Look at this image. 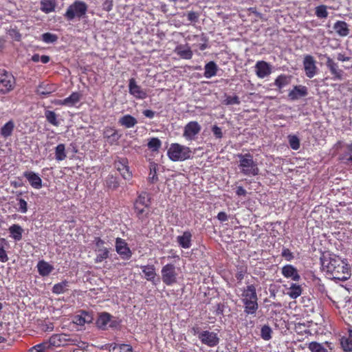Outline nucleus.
Here are the masks:
<instances>
[{"mask_svg":"<svg viewBox=\"0 0 352 352\" xmlns=\"http://www.w3.org/2000/svg\"><path fill=\"white\" fill-rule=\"evenodd\" d=\"M36 267L39 274L42 276H48L54 270V267L43 260L38 261Z\"/></svg>","mask_w":352,"mask_h":352,"instance_id":"23","label":"nucleus"},{"mask_svg":"<svg viewBox=\"0 0 352 352\" xmlns=\"http://www.w3.org/2000/svg\"><path fill=\"white\" fill-rule=\"evenodd\" d=\"M217 218L220 221H226L228 219L227 214L224 212H219Z\"/></svg>","mask_w":352,"mask_h":352,"instance_id":"61","label":"nucleus"},{"mask_svg":"<svg viewBox=\"0 0 352 352\" xmlns=\"http://www.w3.org/2000/svg\"><path fill=\"white\" fill-rule=\"evenodd\" d=\"M336 32L340 36H346L349 34V29L346 22L338 21L333 25Z\"/></svg>","mask_w":352,"mask_h":352,"instance_id":"24","label":"nucleus"},{"mask_svg":"<svg viewBox=\"0 0 352 352\" xmlns=\"http://www.w3.org/2000/svg\"><path fill=\"white\" fill-rule=\"evenodd\" d=\"M142 272L144 274L145 278L148 281H154L156 276V272L154 265H142L140 266Z\"/></svg>","mask_w":352,"mask_h":352,"instance_id":"26","label":"nucleus"},{"mask_svg":"<svg viewBox=\"0 0 352 352\" xmlns=\"http://www.w3.org/2000/svg\"><path fill=\"white\" fill-rule=\"evenodd\" d=\"M338 60L342 62L348 61L349 60V57L345 56L342 54H339L337 57Z\"/></svg>","mask_w":352,"mask_h":352,"instance_id":"64","label":"nucleus"},{"mask_svg":"<svg viewBox=\"0 0 352 352\" xmlns=\"http://www.w3.org/2000/svg\"><path fill=\"white\" fill-rule=\"evenodd\" d=\"M120 173L124 179L129 180L132 177L131 172L129 171L128 166L124 170Z\"/></svg>","mask_w":352,"mask_h":352,"instance_id":"57","label":"nucleus"},{"mask_svg":"<svg viewBox=\"0 0 352 352\" xmlns=\"http://www.w3.org/2000/svg\"><path fill=\"white\" fill-rule=\"evenodd\" d=\"M150 197L146 192H142L134 202V209L137 217L142 220L145 219L149 214L151 204Z\"/></svg>","mask_w":352,"mask_h":352,"instance_id":"5","label":"nucleus"},{"mask_svg":"<svg viewBox=\"0 0 352 352\" xmlns=\"http://www.w3.org/2000/svg\"><path fill=\"white\" fill-rule=\"evenodd\" d=\"M167 155L173 162H182L191 158L192 152L186 146L178 143H173L168 148Z\"/></svg>","mask_w":352,"mask_h":352,"instance_id":"4","label":"nucleus"},{"mask_svg":"<svg viewBox=\"0 0 352 352\" xmlns=\"http://www.w3.org/2000/svg\"><path fill=\"white\" fill-rule=\"evenodd\" d=\"M103 135L111 144H116L121 137V135L113 128H106L103 131Z\"/></svg>","mask_w":352,"mask_h":352,"instance_id":"21","label":"nucleus"},{"mask_svg":"<svg viewBox=\"0 0 352 352\" xmlns=\"http://www.w3.org/2000/svg\"><path fill=\"white\" fill-rule=\"evenodd\" d=\"M307 94V89L305 86L297 85L289 92L288 97L291 100H296Z\"/></svg>","mask_w":352,"mask_h":352,"instance_id":"20","label":"nucleus"},{"mask_svg":"<svg viewBox=\"0 0 352 352\" xmlns=\"http://www.w3.org/2000/svg\"><path fill=\"white\" fill-rule=\"evenodd\" d=\"M157 165L155 163H151L150 164V173L148 176V181L151 183H155L158 180L157 175Z\"/></svg>","mask_w":352,"mask_h":352,"instance_id":"44","label":"nucleus"},{"mask_svg":"<svg viewBox=\"0 0 352 352\" xmlns=\"http://www.w3.org/2000/svg\"><path fill=\"white\" fill-rule=\"evenodd\" d=\"M316 15L320 19H325L328 16L327 6L322 5L316 8Z\"/></svg>","mask_w":352,"mask_h":352,"instance_id":"48","label":"nucleus"},{"mask_svg":"<svg viewBox=\"0 0 352 352\" xmlns=\"http://www.w3.org/2000/svg\"><path fill=\"white\" fill-rule=\"evenodd\" d=\"M187 17L189 21H195L198 18V15L195 12H190L188 13Z\"/></svg>","mask_w":352,"mask_h":352,"instance_id":"60","label":"nucleus"},{"mask_svg":"<svg viewBox=\"0 0 352 352\" xmlns=\"http://www.w3.org/2000/svg\"><path fill=\"white\" fill-rule=\"evenodd\" d=\"M15 78L8 72L0 69V93L6 94L12 91L15 85Z\"/></svg>","mask_w":352,"mask_h":352,"instance_id":"7","label":"nucleus"},{"mask_svg":"<svg viewBox=\"0 0 352 352\" xmlns=\"http://www.w3.org/2000/svg\"><path fill=\"white\" fill-rule=\"evenodd\" d=\"M142 113L144 116L151 119L153 118L155 115V112L150 109L143 111Z\"/></svg>","mask_w":352,"mask_h":352,"instance_id":"59","label":"nucleus"},{"mask_svg":"<svg viewBox=\"0 0 352 352\" xmlns=\"http://www.w3.org/2000/svg\"><path fill=\"white\" fill-rule=\"evenodd\" d=\"M239 294L244 305V312L248 315H254L258 308L256 289L254 285H250L239 289Z\"/></svg>","mask_w":352,"mask_h":352,"instance_id":"2","label":"nucleus"},{"mask_svg":"<svg viewBox=\"0 0 352 352\" xmlns=\"http://www.w3.org/2000/svg\"><path fill=\"white\" fill-rule=\"evenodd\" d=\"M236 193L237 195L241 196V195H245L247 192L242 186H239L236 188Z\"/></svg>","mask_w":352,"mask_h":352,"instance_id":"62","label":"nucleus"},{"mask_svg":"<svg viewBox=\"0 0 352 352\" xmlns=\"http://www.w3.org/2000/svg\"><path fill=\"white\" fill-rule=\"evenodd\" d=\"M201 129V125L196 121L189 122L184 129L183 137L186 140H192Z\"/></svg>","mask_w":352,"mask_h":352,"instance_id":"10","label":"nucleus"},{"mask_svg":"<svg viewBox=\"0 0 352 352\" xmlns=\"http://www.w3.org/2000/svg\"><path fill=\"white\" fill-rule=\"evenodd\" d=\"M289 142L291 148L294 150H297L300 147V142L298 138L295 135L289 136Z\"/></svg>","mask_w":352,"mask_h":352,"instance_id":"51","label":"nucleus"},{"mask_svg":"<svg viewBox=\"0 0 352 352\" xmlns=\"http://www.w3.org/2000/svg\"><path fill=\"white\" fill-rule=\"evenodd\" d=\"M212 131L214 135L217 138L220 139L223 137V133H222L221 129L220 127L217 126V125H214L212 127Z\"/></svg>","mask_w":352,"mask_h":352,"instance_id":"56","label":"nucleus"},{"mask_svg":"<svg viewBox=\"0 0 352 352\" xmlns=\"http://www.w3.org/2000/svg\"><path fill=\"white\" fill-rule=\"evenodd\" d=\"M322 265L332 278L344 281L350 277L348 265L338 256L330 257L322 263Z\"/></svg>","mask_w":352,"mask_h":352,"instance_id":"1","label":"nucleus"},{"mask_svg":"<svg viewBox=\"0 0 352 352\" xmlns=\"http://www.w3.org/2000/svg\"><path fill=\"white\" fill-rule=\"evenodd\" d=\"M8 260V257L7 254L4 250V248H0V261L6 262Z\"/></svg>","mask_w":352,"mask_h":352,"instance_id":"58","label":"nucleus"},{"mask_svg":"<svg viewBox=\"0 0 352 352\" xmlns=\"http://www.w3.org/2000/svg\"><path fill=\"white\" fill-rule=\"evenodd\" d=\"M17 200L19 201V203H18V206H19L18 211H19L20 212H21L23 214L26 213L27 211H28V204H27L26 201H25L22 198H18Z\"/></svg>","mask_w":352,"mask_h":352,"instance_id":"53","label":"nucleus"},{"mask_svg":"<svg viewBox=\"0 0 352 352\" xmlns=\"http://www.w3.org/2000/svg\"><path fill=\"white\" fill-rule=\"evenodd\" d=\"M303 67L306 76L311 78L317 74L316 61L311 55H305L303 60Z\"/></svg>","mask_w":352,"mask_h":352,"instance_id":"11","label":"nucleus"},{"mask_svg":"<svg viewBox=\"0 0 352 352\" xmlns=\"http://www.w3.org/2000/svg\"><path fill=\"white\" fill-rule=\"evenodd\" d=\"M95 242H96V249L104 248L103 247L104 241L102 239H100V238H96Z\"/></svg>","mask_w":352,"mask_h":352,"instance_id":"63","label":"nucleus"},{"mask_svg":"<svg viewBox=\"0 0 352 352\" xmlns=\"http://www.w3.org/2000/svg\"><path fill=\"white\" fill-rule=\"evenodd\" d=\"M72 336L67 335L65 333L54 334L49 339L48 344L50 347L52 346H60L70 344V340Z\"/></svg>","mask_w":352,"mask_h":352,"instance_id":"12","label":"nucleus"},{"mask_svg":"<svg viewBox=\"0 0 352 352\" xmlns=\"http://www.w3.org/2000/svg\"><path fill=\"white\" fill-rule=\"evenodd\" d=\"M281 273L287 278H291L292 280L298 281L300 276L297 269L292 265H286L282 267Z\"/></svg>","mask_w":352,"mask_h":352,"instance_id":"16","label":"nucleus"},{"mask_svg":"<svg viewBox=\"0 0 352 352\" xmlns=\"http://www.w3.org/2000/svg\"><path fill=\"white\" fill-rule=\"evenodd\" d=\"M87 11V5L84 1H75L67 8L65 16L69 21L75 18L80 19L85 15Z\"/></svg>","mask_w":352,"mask_h":352,"instance_id":"6","label":"nucleus"},{"mask_svg":"<svg viewBox=\"0 0 352 352\" xmlns=\"http://www.w3.org/2000/svg\"><path fill=\"white\" fill-rule=\"evenodd\" d=\"M111 352H133L132 346L129 344H118L110 349Z\"/></svg>","mask_w":352,"mask_h":352,"instance_id":"46","label":"nucleus"},{"mask_svg":"<svg viewBox=\"0 0 352 352\" xmlns=\"http://www.w3.org/2000/svg\"><path fill=\"white\" fill-rule=\"evenodd\" d=\"M96 263H100L109 257V250L107 248L96 249Z\"/></svg>","mask_w":352,"mask_h":352,"instance_id":"40","label":"nucleus"},{"mask_svg":"<svg viewBox=\"0 0 352 352\" xmlns=\"http://www.w3.org/2000/svg\"><path fill=\"white\" fill-rule=\"evenodd\" d=\"M10 236L16 241H21L22 239L23 228L18 224H13L9 229Z\"/></svg>","mask_w":352,"mask_h":352,"instance_id":"27","label":"nucleus"},{"mask_svg":"<svg viewBox=\"0 0 352 352\" xmlns=\"http://www.w3.org/2000/svg\"><path fill=\"white\" fill-rule=\"evenodd\" d=\"M14 127V124L12 120L8 122L2 126L1 129V135L4 138H7L8 137H10L12 133Z\"/></svg>","mask_w":352,"mask_h":352,"instance_id":"35","label":"nucleus"},{"mask_svg":"<svg viewBox=\"0 0 352 352\" xmlns=\"http://www.w3.org/2000/svg\"><path fill=\"white\" fill-rule=\"evenodd\" d=\"M272 329L268 325H264L261 328V336L265 340H269L272 338Z\"/></svg>","mask_w":352,"mask_h":352,"instance_id":"49","label":"nucleus"},{"mask_svg":"<svg viewBox=\"0 0 352 352\" xmlns=\"http://www.w3.org/2000/svg\"><path fill=\"white\" fill-rule=\"evenodd\" d=\"M81 98V94L78 92H74L72 93L69 97L59 100L57 104L65 105L67 107H73L74 106L77 102H79L80 99Z\"/></svg>","mask_w":352,"mask_h":352,"instance_id":"22","label":"nucleus"},{"mask_svg":"<svg viewBox=\"0 0 352 352\" xmlns=\"http://www.w3.org/2000/svg\"><path fill=\"white\" fill-rule=\"evenodd\" d=\"M204 69V76L206 78H210L216 76L218 67L214 62L210 61L205 65Z\"/></svg>","mask_w":352,"mask_h":352,"instance_id":"30","label":"nucleus"},{"mask_svg":"<svg viewBox=\"0 0 352 352\" xmlns=\"http://www.w3.org/2000/svg\"><path fill=\"white\" fill-rule=\"evenodd\" d=\"M176 241L181 248L188 249L192 245V234L190 231H185L182 235L177 236Z\"/></svg>","mask_w":352,"mask_h":352,"instance_id":"18","label":"nucleus"},{"mask_svg":"<svg viewBox=\"0 0 352 352\" xmlns=\"http://www.w3.org/2000/svg\"><path fill=\"white\" fill-rule=\"evenodd\" d=\"M175 52L184 59H190L192 57V52L188 45H179L176 47Z\"/></svg>","mask_w":352,"mask_h":352,"instance_id":"25","label":"nucleus"},{"mask_svg":"<svg viewBox=\"0 0 352 352\" xmlns=\"http://www.w3.org/2000/svg\"><path fill=\"white\" fill-rule=\"evenodd\" d=\"M341 345L344 351H351L352 350V331H349V337L343 338L341 340Z\"/></svg>","mask_w":352,"mask_h":352,"instance_id":"42","label":"nucleus"},{"mask_svg":"<svg viewBox=\"0 0 352 352\" xmlns=\"http://www.w3.org/2000/svg\"><path fill=\"white\" fill-rule=\"evenodd\" d=\"M116 168L119 172L124 170L127 166V160L126 159H121L118 162H116L115 164Z\"/></svg>","mask_w":352,"mask_h":352,"instance_id":"54","label":"nucleus"},{"mask_svg":"<svg viewBox=\"0 0 352 352\" xmlns=\"http://www.w3.org/2000/svg\"><path fill=\"white\" fill-rule=\"evenodd\" d=\"M239 158V168L241 173L246 176H256L259 173L257 164L250 153L237 154Z\"/></svg>","mask_w":352,"mask_h":352,"instance_id":"3","label":"nucleus"},{"mask_svg":"<svg viewBox=\"0 0 352 352\" xmlns=\"http://www.w3.org/2000/svg\"><path fill=\"white\" fill-rule=\"evenodd\" d=\"M57 36L51 33H45L42 34V40L47 43H52L56 41Z\"/></svg>","mask_w":352,"mask_h":352,"instance_id":"52","label":"nucleus"},{"mask_svg":"<svg viewBox=\"0 0 352 352\" xmlns=\"http://www.w3.org/2000/svg\"><path fill=\"white\" fill-rule=\"evenodd\" d=\"M148 147L153 151H157L161 147L162 142L157 138H151L148 142Z\"/></svg>","mask_w":352,"mask_h":352,"instance_id":"47","label":"nucleus"},{"mask_svg":"<svg viewBox=\"0 0 352 352\" xmlns=\"http://www.w3.org/2000/svg\"><path fill=\"white\" fill-rule=\"evenodd\" d=\"M69 345H76L80 350H85L88 347V344L81 341L78 336H72Z\"/></svg>","mask_w":352,"mask_h":352,"instance_id":"43","label":"nucleus"},{"mask_svg":"<svg viewBox=\"0 0 352 352\" xmlns=\"http://www.w3.org/2000/svg\"><path fill=\"white\" fill-rule=\"evenodd\" d=\"M56 6V0H42L41 1V10L45 13L54 11Z\"/></svg>","mask_w":352,"mask_h":352,"instance_id":"31","label":"nucleus"},{"mask_svg":"<svg viewBox=\"0 0 352 352\" xmlns=\"http://www.w3.org/2000/svg\"><path fill=\"white\" fill-rule=\"evenodd\" d=\"M302 294V288L300 285L292 283L287 292V295L292 299H296Z\"/></svg>","mask_w":352,"mask_h":352,"instance_id":"36","label":"nucleus"},{"mask_svg":"<svg viewBox=\"0 0 352 352\" xmlns=\"http://www.w3.org/2000/svg\"><path fill=\"white\" fill-rule=\"evenodd\" d=\"M111 315L108 313H102L97 319V327L100 329H105L111 320Z\"/></svg>","mask_w":352,"mask_h":352,"instance_id":"32","label":"nucleus"},{"mask_svg":"<svg viewBox=\"0 0 352 352\" xmlns=\"http://www.w3.org/2000/svg\"><path fill=\"white\" fill-rule=\"evenodd\" d=\"M56 160L58 161L64 160L66 157L65 146L64 144H59L55 149Z\"/></svg>","mask_w":352,"mask_h":352,"instance_id":"39","label":"nucleus"},{"mask_svg":"<svg viewBox=\"0 0 352 352\" xmlns=\"http://www.w3.org/2000/svg\"><path fill=\"white\" fill-rule=\"evenodd\" d=\"M162 279L166 285H172L177 283L178 274L176 267L173 264H166L161 270Z\"/></svg>","mask_w":352,"mask_h":352,"instance_id":"8","label":"nucleus"},{"mask_svg":"<svg viewBox=\"0 0 352 352\" xmlns=\"http://www.w3.org/2000/svg\"><path fill=\"white\" fill-rule=\"evenodd\" d=\"M340 159L346 164L352 162V144L346 146L345 152L340 155Z\"/></svg>","mask_w":352,"mask_h":352,"instance_id":"38","label":"nucleus"},{"mask_svg":"<svg viewBox=\"0 0 352 352\" xmlns=\"http://www.w3.org/2000/svg\"><path fill=\"white\" fill-rule=\"evenodd\" d=\"M129 92L137 99H145L147 97L146 91L139 86L134 78L129 79Z\"/></svg>","mask_w":352,"mask_h":352,"instance_id":"13","label":"nucleus"},{"mask_svg":"<svg viewBox=\"0 0 352 352\" xmlns=\"http://www.w3.org/2000/svg\"><path fill=\"white\" fill-rule=\"evenodd\" d=\"M326 65L329 69L334 80H341L342 76V71L339 69L338 65L330 57L327 58Z\"/></svg>","mask_w":352,"mask_h":352,"instance_id":"19","label":"nucleus"},{"mask_svg":"<svg viewBox=\"0 0 352 352\" xmlns=\"http://www.w3.org/2000/svg\"><path fill=\"white\" fill-rule=\"evenodd\" d=\"M50 349L48 342H43L30 349L28 352H47Z\"/></svg>","mask_w":352,"mask_h":352,"instance_id":"45","label":"nucleus"},{"mask_svg":"<svg viewBox=\"0 0 352 352\" xmlns=\"http://www.w3.org/2000/svg\"><path fill=\"white\" fill-rule=\"evenodd\" d=\"M326 344L328 345V349L326 348L322 343L311 342L309 344L308 349L311 352H329L331 348L328 342H326Z\"/></svg>","mask_w":352,"mask_h":352,"instance_id":"29","label":"nucleus"},{"mask_svg":"<svg viewBox=\"0 0 352 352\" xmlns=\"http://www.w3.org/2000/svg\"><path fill=\"white\" fill-rule=\"evenodd\" d=\"M281 255L287 261H290L294 258L293 253L287 248L283 249Z\"/></svg>","mask_w":352,"mask_h":352,"instance_id":"55","label":"nucleus"},{"mask_svg":"<svg viewBox=\"0 0 352 352\" xmlns=\"http://www.w3.org/2000/svg\"><path fill=\"white\" fill-rule=\"evenodd\" d=\"M240 100L238 96H227L223 101V104L226 105L239 104Z\"/></svg>","mask_w":352,"mask_h":352,"instance_id":"50","label":"nucleus"},{"mask_svg":"<svg viewBox=\"0 0 352 352\" xmlns=\"http://www.w3.org/2000/svg\"><path fill=\"white\" fill-rule=\"evenodd\" d=\"M255 72L259 78H264L272 73V66L265 61H258L255 65Z\"/></svg>","mask_w":352,"mask_h":352,"instance_id":"15","label":"nucleus"},{"mask_svg":"<svg viewBox=\"0 0 352 352\" xmlns=\"http://www.w3.org/2000/svg\"><path fill=\"white\" fill-rule=\"evenodd\" d=\"M118 123L126 128H132L138 123V121L132 116L125 115L119 119Z\"/></svg>","mask_w":352,"mask_h":352,"instance_id":"28","label":"nucleus"},{"mask_svg":"<svg viewBox=\"0 0 352 352\" xmlns=\"http://www.w3.org/2000/svg\"><path fill=\"white\" fill-rule=\"evenodd\" d=\"M69 286V283L67 280H63L53 286L52 292L56 294H63L68 289Z\"/></svg>","mask_w":352,"mask_h":352,"instance_id":"34","label":"nucleus"},{"mask_svg":"<svg viewBox=\"0 0 352 352\" xmlns=\"http://www.w3.org/2000/svg\"><path fill=\"white\" fill-rule=\"evenodd\" d=\"M91 316L87 313L82 312L80 315L75 317V323L78 325H83L85 323H89L91 322Z\"/></svg>","mask_w":352,"mask_h":352,"instance_id":"37","label":"nucleus"},{"mask_svg":"<svg viewBox=\"0 0 352 352\" xmlns=\"http://www.w3.org/2000/svg\"><path fill=\"white\" fill-rule=\"evenodd\" d=\"M291 81V76L287 75H280L278 76L275 81L274 85L279 89H282L286 85H289Z\"/></svg>","mask_w":352,"mask_h":352,"instance_id":"33","label":"nucleus"},{"mask_svg":"<svg viewBox=\"0 0 352 352\" xmlns=\"http://www.w3.org/2000/svg\"><path fill=\"white\" fill-rule=\"evenodd\" d=\"M45 116L47 122L51 124L56 126L59 125V122L57 120V115L55 113V112L47 110L45 112Z\"/></svg>","mask_w":352,"mask_h":352,"instance_id":"41","label":"nucleus"},{"mask_svg":"<svg viewBox=\"0 0 352 352\" xmlns=\"http://www.w3.org/2000/svg\"><path fill=\"white\" fill-rule=\"evenodd\" d=\"M116 250L117 253L124 259L131 258L132 254L127 243L121 238H117L116 240Z\"/></svg>","mask_w":352,"mask_h":352,"instance_id":"14","label":"nucleus"},{"mask_svg":"<svg viewBox=\"0 0 352 352\" xmlns=\"http://www.w3.org/2000/svg\"><path fill=\"white\" fill-rule=\"evenodd\" d=\"M199 339L203 344L209 347H214L219 343V338L217 333L210 331H203L199 334Z\"/></svg>","mask_w":352,"mask_h":352,"instance_id":"9","label":"nucleus"},{"mask_svg":"<svg viewBox=\"0 0 352 352\" xmlns=\"http://www.w3.org/2000/svg\"><path fill=\"white\" fill-rule=\"evenodd\" d=\"M23 176L34 188L40 189L42 187V179L38 174L32 171H26L23 173Z\"/></svg>","mask_w":352,"mask_h":352,"instance_id":"17","label":"nucleus"}]
</instances>
